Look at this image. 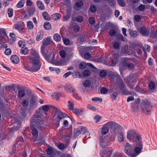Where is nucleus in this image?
<instances>
[{
    "label": "nucleus",
    "mask_w": 157,
    "mask_h": 157,
    "mask_svg": "<svg viewBox=\"0 0 157 157\" xmlns=\"http://www.w3.org/2000/svg\"><path fill=\"white\" fill-rule=\"evenodd\" d=\"M30 63L25 66V69L30 71H36L40 68L39 56L38 53L34 49L31 50V55L29 56Z\"/></svg>",
    "instance_id": "obj_1"
},
{
    "label": "nucleus",
    "mask_w": 157,
    "mask_h": 157,
    "mask_svg": "<svg viewBox=\"0 0 157 157\" xmlns=\"http://www.w3.org/2000/svg\"><path fill=\"white\" fill-rule=\"evenodd\" d=\"M32 121L33 123H34L33 125L34 126V127H32V133L34 136L36 137L38 136V132L35 127L36 126L38 128H41L44 122L42 120L41 116L37 113L34 115L33 117Z\"/></svg>",
    "instance_id": "obj_2"
},
{
    "label": "nucleus",
    "mask_w": 157,
    "mask_h": 157,
    "mask_svg": "<svg viewBox=\"0 0 157 157\" xmlns=\"http://www.w3.org/2000/svg\"><path fill=\"white\" fill-rule=\"evenodd\" d=\"M140 108L142 112L144 113L147 115H149L151 114L152 106L148 100L147 99L144 100L141 105Z\"/></svg>",
    "instance_id": "obj_3"
},
{
    "label": "nucleus",
    "mask_w": 157,
    "mask_h": 157,
    "mask_svg": "<svg viewBox=\"0 0 157 157\" xmlns=\"http://www.w3.org/2000/svg\"><path fill=\"white\" fill-rule=\"evenodd\" d=\"M125 86L124 84L123 80L120 78H119L117 80V87L115 89L117 91L118 89L120 88L121 90H122V94L124 95H132L133 93L132 91H128V90L124 89L125 87Z\"/></svg>",
    "instance_id": "obj_4"
},
{
    "label": "nucleus",
    "mask_w": 157,
    "mask_h": 157,
    "mask_svg": "<svg viewBox=\"0 0 157 157\" xmlns=\"http://www.w3.org/2000/svg\"><path fill=\"white\" fill-rule=\"evenodd\" d=\"M128 59V58L126 57L120 58L121 63L120 64V69H124V68H126L130 70L133 68L134 65L133 64L127 62Z\"/></svg>",
    "instance_id": "obj_5"
},
{
    "label": "nucleus",
    "mask_w": 157,
    "mask_h": 157,
    "mask_svg": "<svg viewBox=\"0 0 157 157\" xmlns=\"http://www.w3.org/2000/svg\"><path fill=\"white\" fill-rule=\"evenodd\" d=\"M110 132L113 136H115L118 132L121 130V127L117 123L111 121Z\"/></svg>",
    "instance_id": "obj_6"
},
{
    "label": "nucleus",
    "mask_w": 157,
    "mask_h": 157,
    "mask_svg": "<svg viewBox=\"0 0 157 157\" xmlns=\"http://www.w3.org/2000/svg\"><path fill=\"white\" fill-rule=\"evenodd\" d=\"M133 147L132 145L128 142H126L124 146V152L129 157H132Z\"/></svg>",
    "instance_id": "obj_7"
},
{
    "label": "nucleus",
    "mask_w": 157,
    "mask_h": 157,
    "mask_svg": "<svg viewBox=\"0 0 157 157\" xmlns=\"http://www.w3.org/2000/svg\"><path fill=\"white\" fill-rule=\"evenodd\" d=\"M52 41L50 38L47 37L44 39L43 41V45L41 47V52L44 56H45L46 53L44 51V49L47 46L49 45Z\"/></svg>",
    "instance_id": "obj_8"
},
{
    "label": "nucleus",
    "mask_w": 157,
    "mask_h": 157,
    "mask_svg": "<svg viewBox=\"0 0 157 157\" xmlns=\"http://www.w3.org/2000/svg\"><path fill=\"white\" fill-rule=\"evenodd\" d=\"M44 56L46 59L51 63L56 65H60V63L59 62L55 61L54 59L55 55L53 53H52L49 56H47L46 54V56Z\"/></svg>",
    "instance_id": "obj_9"
},
{
    "label": "nucleus",
    "mask_w": 157,
    "mask_h": 157,
    "mask_svg": "<svg viewBox=\"0 0 157 157\" xmlns=\"http://www.w3.org/2000/svg\"><path fill=\"white\" fill-rule=\"evenodd\" d=\"M52 109L55 110L56 114L57 116V118L58 120H60L66 117L67 115L66 114L63 113L56 107H53Z\"/></svg>",
    "instance_id": "obj_10"
},
{
    "label": "nucleus",
    "mask_w": 157,
    "mask_h": 157,
    "mask_svg": "<svg viewBox=\"0 0 157 157\" xmlns=\"http://www.w3.org/2000/svg\"><path fill=\"white\" fill-rule=\"evenodd\" d=\"M110 128H111V121L106 123L103 126L101 130L102 134H107L109 132Z\"/></svg>",
    "instance_id": "obj_11"
},
{
    "label": "nucleus",
    "mask_w": 157,
    "mask_h": 157,
    "mask_svg": "<svg viewBox=\"0 0 157 157\" xmlns=\"http://www.w3.org/2000/svg\"><path fill=\"white\" fill-rule=\"evenodd\" d=\"M142 138L139 134L136 133L132 140L136 143V145L143 147Z\"/></svg>",
    "instance_id": "obj_12"
},
{
    "label": "nucleus",
    "mask_w": 157,
    "mask_h": 157,
    "mask_svg": "<svg viewBox=\"0 0 157 157\" xmlns=\"http://www.w3.org/2000/svg\"><path fill=\"white\" fill-rule=\"evenodd\" d=\"M112 151L108 149L103 148L101 153L102 157H111Z\"/></svg>",
    "instance_id": "obj_13"
},
{
    "label": "nucleus",
    "mask_w": 157,
    "mask_h": 157,
    "mask_svg": "<svg viewBox=\"0 0 157 157\" xmlns=\"http://www.w3.org/2000/svg\"><path fill=\"white\" fill-rule=\"evenodd\" d=\"M137 133L134 130H129L127 133V138L129 140H133Z\"/></svg>",
    "instance_id": "obj_14"
},
{
    "label": "nucleus",
    "mask_w": 157,
    "mask_h": 157,
    "mask_svg": "<svg viewBox=\"0 0 157 157\" xmlns=\"http://www.w3.org/2000/svg\"><path fill=\"white\" fill-rule=\"evenodd\" d=\"M142 149V147H140L138 146H136L134 149V151L133 152L132 157H136L139 155Z\"/></svg>",
    "instance_id": "obj_15"
},
{
    "label": "nucleus",
    "mask_w": 157,
    "mask_h": 157,
    "mask_svg": "<svg viewBox=\"0 0 157 157\" xmlns=\"http://www.w3.org/2000/svg\"><path fill=\"white\" fill-rule=\"evenodd\" d=\"M120 56L119 53L118 52H116L113 53V58L111 62L113 65L119 62V57Z\"/></svg>",
    "instance_id": "obj_16"
},
{
    "label": "nucleus",
    "mask_w": 157,
    "mask_h": 157,
    "mask_svg": "<svg viewBox=\"0 0 157 157\" xmlns=\"http://www.w3.org/2000/svg\"><path fill=\"white\" fill-rule=\"evenodd\" d=\"M20 120L16 121L14 123L13 127L12 128V130H17L21 126V123Z\"/></svg>",
    "instance_id": "obj_17"
},
{
    "label": "nucleus",
    "mask_w": 157,
    "mask_h": 157,
    "mask_svg": "<svg viewBox=\"0 0 157 157\" xmlns=\"http://www.w3.org/2000/svg\"><path fill=\"white\" fill-rule=\"evenodd\" d=\"M6 34L4 29H0V44L4 42L5 39L4 37Z\"/></svg>",
    "instance_id": "obj_18"
},
{
    "label": "nucleus",
    "mask_w": 157,
    "mask_h": 157,
    "mask_svg": "<svg viewBox=\"0 0 157 157\" xmlns=\"http://www.w3.org/2000/svg\"><path fill=\"white\" fill-rule=\"evenodd\" d=\"M129 47L128 45H125L122 46L121 48V52L124 54H127L129 53Z\"/></svg>",
    "instance_id": "obj_19"
},
{
    "label": "nucleus",
    "mask_w": 157,
    "mask_h": 157,
    "mask_svg": "<svg viewBox=\"0 0 157 157\" xmlns=\"http://www.w3.org/2000/svg\"><path fill=\"white\" fill-rule=\"evenodd\" d=\"M24 23L22 22L18 24H15L14 27L15 29L20 31V30H22L24 29Z\"/></svg>",
    "instance_id": "obj_20"
},
{
    "label": "nucleus",
    "mask_w": 157,
    "mask_h": 157,
    "mask_svg": "<svg viewBox=\"0 0 157 157\" xmlns=\"http://www.w3.org/2000/svg\"><path fill=\"white\" fill-rule=\"evenodd\" d=\"M25 89L24 88H23L18 90V97L19 98H21L25 96Z\"/></svg>",
    "instance_id": "obj_21"
},
{
    "label": "nucleus",
    "mask_w": 157,
    "mask_h": 157,
    "mask_svg": "<svg viewBox=\"0 0 157 157\" xmlns=\"http://www.w3.org/2000/svg\"><path fill=\"white\" fill-rule=\"evenodd\" d=\"M64 88L66 90L70 93H74L75 91V89L73 88L72 86L70 85H66L64 86Z\"/></svg>",
    "instance_id": "obj_22"
},
{
    "label": "nucleus",
    "mask_w": 157,
    "mask_h": 157,
    "mask_svg": "<svg viewBox=\"0 0 157 157\" xmlns=\"http://www.w3.org/2000/svg\"><path fill=\"white\" fill-rule=\"evenodd\" d=\"M109 140L107 138H104L101 137L100 138V143L102 145H105L107 143L109 142Z\"/></svg>",
    "instance_id": "obj_23"
},
{
    "label": "nucleus",
    "mask_w": 157,
    "mask_h": 157,
    "mask_svg": "<svg viewBox=\"0 0 157 157\" xmlns=\"http://www.w3.org/2000/svg\"><path fill=\"white\" fill-rule=\"evenodd\" d=\"M53 106H52L50 105H46L42 106L41 108L44 112H47L48 110L50 109L51 108L52 109V107Z\"/></svg>",
    "instance_id": "obj_24"
},
{
    "label": "nucleus",
    "mask_w": 157,
    "mask_h": 157,
    "mask_svg": "<svg viewBox=\"0 0 157 157\" xmlns=\"http://www.w3.org/2000/svg\"><path fill=\"white\" fill-rule=\"evenodd\" d=\"M10 60L13 63L17 64L19 62V59L16 55H13L11 56Z\"/></svg>",
    "instance_id": "obj_25"
},
{
    "label": "nucleus",
    "mask_w": 157,
    "mask_h": 157,
    "mask_svg": "<svg viewBox=\"0 0 157 157\" xmlns=\"http://www.w3.org/2000/svg\"><path fill=\"white\" fill-rule=\"evenodd\" d=\"M68 49L65 48L64 50L60 51L59 52L60 56L62 58H65L66 56V54L68 51Z\"/></svg>",
    "instance_id": "obj_26"
},
{
    "label": "nucleus",
    "mask_w": 157,
    "mask_h": 157,
    "mask_svg": "<svg viewBox=\"0 0 157 157\" xmlns=\"http://www.w3.org/2000/svg\"><path fill=\"white\" fill-rule=\"evenodd\" d=\"M36 4L39 9L40 10H43L45 9L44 6L41 1L39 0L37 1Z\"/></svg>",
    "instance_id": "obj_27"
},
{
    "label": "nucleus",
    "mask_w": 157,
    "mask_h": 157,
    "mask_svg": "<svg viewBox=\"0 0 157 157\" xmlns=\"http://www.w3.org/2000/svg\"><path fill=\"white\" fill-rule=\"evenodd\" d=\"M124 133L121 131L119 132L118 133V139L120 142H122L124 140Z\"/></svg>",
    "instance_id": "obj_28"
},
{
    "label": "nucleus",
    "mask_w": 157,
    "mask_h": 157,
    "mask_svg": "<svg viewBox=\"0 0 157 157\" xmlns=\"http://www.w3.org/2000/svg\"><path fill=\"white\" fill-rule=\"evenodd\" d=\"M17 37L14 33H10V44H13L16 40Z\"/></svg>",
    "instance_id": "obj_29"
},
{
    "label": "nucleus",
    "mask_w": 157,
    "mask_h": 157,
    "mask_svg": "<svg viewBox=\"0 0 157 157\" xmlns=\"http://www.w3.org/2000/svg\"><path fill=\"white\" fill-rule=\"evenodd\" d=\"M28 110L27 109H22L20 112L21 116L25 118L27 115Z\"/></svg>",
    "instance_id": "obj_30"
},
{
    "label": "nucleus",
    "mask_w": 157,
    "mask_h": 157,
    "mask_svg": "<svg viewBox=\"0 0 157 157\" xmlns=\"http://www.w3.org/2000/svg\"><path fill=\"white\" fill-rule=\"evenodd\" d=\"M140 32L144 36H147L149 33L147 29L144 27H141L140 28Z\"/></svg>",
    "instance_id": "obj_31"
},
{
    "label": "nucleus",
    "mask_w": 157,
    "mask_h": 157,
    "mask_svg": "<svg viewBox=\"0 0 157 157\" xmlns=\"http://www.w3.org/2000/svg\"><path fill=\"white\" fill-rule=\"evenodd\" d=\"M130 36L134 38L137 36V32L135 31H133L131 29L129 30Z\"/></svg>",
    "instance_id": "obj_32"
},
{
    "label": "nucleus",
    "mask_w": 157,
    "mask_h": 157,
    "mask_svg": "<svg viewBox=\"0 0 157 157\" xmlns=\"http://www.w3.org/2000/svg\"><path fill=\"white\" fill-rule=\"evenodd\" d=\"M91 84V82L89 80L85 81L82 83L83 86L85 87H89Z\"/></svg>",
    "instance_id": "obj_33"
},
{
    "label": "nucleus",
    "mask_w": 157,
    "mask_h": 157,
    "mask_svg": "<svg viewBox=\"0 0 157 157\" xmlns=\"http://www.w3.org/2000/svg\"><path fill=\"white\" fill-rule=\"evenodd\" d=\"M44 36V33L42 31H40L39 33L36 36V40L38 41H39L42 39Z\"/></svg>",
    "instance_id": "obj_34"
},
{
    "label": "nucleus",
    "mask_w": 157,
    "mask_h": 157,
    "mask_svg": "<svg viewBox=\"0 0 157 157\" xmlns=\"http://www.w3.org/2000/svg\"><path fill=\"white\" fill-rule=\"evenodd\" d=\"M30 106L31 107H34L36 106V101L35 99L33 98H32L30 100Z\"/></svg>",
    "instance_id": "obj_35"
},
{
    "label": "nucleus",
    "mask_w": 157,
    "mask_h": 157,
    "mask_svg": "<svg viewBox=\"0 0 157 157\" xmlns=\"http://www.w3.org/2000/svg\"><path fill=\"white\" fill-rule=\"evenodd\" d=\"M44 27L45 29L47 30H49L52 28L50 24L48 22H46L45 23Z\"/></svg>",
    "instance_id": "obj_36"
},
{
    "label": "nucleus",
    "mask_w": 157,
    "mask_h": 157,
    "mask_svg": "<svg viewBox=\"0 0 157 157\" xmlns=\"http://www.w3.org/2000/svg\"><path fill=\"white\" fill-rule=\"evenodd\" d=\"M25 3V0L20 1L17 5V7L19 8H21L23 7Z\"/></svg>",
    "instance_id": "obj_37"
},
{
    "label": "nucleus",
    "mask_w": 157,
    "mask_h": 157,
    "mask_svg": "<svg viewBox=\"0 0 157 157\" xmlns=\"http://www.w3.org/2000/svg\"><path fill=\"white\" fill-rule=\"evenodd\" d=\"M43 16L45 20L49 21L50 19L49 15L46 12H44L43 13Z\"/></svg>",
    "instance_id": "obj_38"
},
{
    "label": "nucleus",
    "mask_w": 157,
    "mask_h": 157,
    "mask_svg": "<svg viewBox=\"0 0 157 157\" xmlns=\"http://www.w3.org/2000/svg\"><path fill=\"white\" fill-rule=\"evenodd\" d=\"M117 37L121 41L124 42L127 41V39L124 37L121 34L117 36Z\"/></svg>",
    "instance_id": "obj_39"
},
{
    "label": "nucleus",
    "mask_w": 157,
    "mask_h": 157,
    "mask_svg": "<svg viewBox=\"0 0 157 157\" xmlns=\"http://www.w3.org/2000/svg\"><path fill=\"white\" fill-rule=\"evenodd\" d=\"M53 19L56 21L59 19L61 17V15L59 13H56L53 14Z\"/></svg>",
    "instance_id": "obj_40"
},
{
    "label": "nucleus",
    "mask_w": 157,
    "mask_h": 157,
    "mask_svg": "<svg viewBox=\"0 0 157 157\" xmlns=\"http://www.w3.org/2000/svg\"><path fill=\"white\" fill-rule=\"evenodd\" d=\"M138 109V104L136 103L132 107V111L134 112H137Z\"/></svg>",
    "instance_id": "obj_41"
},
{
    "label": "nucleus",
    "mask_w": 157,
    "mask_h": 157,
    "mask_svg": "<svg viewBox=\"0 0 157 157\" xmlns=\"http://www.w3.org/2000/svg\"><path fill=\"white\" fill-rule=\"evenodd\" d=\"M107 75V73L105 70H101L99 72V75L101 77H105Z\"/></svg>",
    "instance_id": "obj_42"
},
{
    "label": "nucleus",
    "mask_w": 157,
    "mask_h": 157,
    "mask_svg": "<svg viewBox=\"0 0 157 157\" xmlns=\"http://www.w3.org/2000/svg\"><path fill=\"white\" fill-rule=\"evenodd\" d=\"M27 26L29 29L32 30L33 28V25L31 21H28L27 23Z\"/></svg>",
    "instance_id": "obj_43"
},
{
    "label": "nucleus",
    "mask_w": 157,
    "mask_h": 157,
    "mask_svg": "<svg viewBox=\"0 0 157 157\" xmlns=\"http://www.w3.org/2000/svg\"><path fill=\"white\" fill-rule=\"evenodd\" d=\"M29 50L27 47L24 48L23 47L21 49V53L24 55H26L28 52Z\"/></svg>",
    "instance_id": "obj_44"
},
{
    "label": "nucleus",
    "mask_w": 157,
    "mask_h": 157,
    "mask_svg": "<svg viewBox=\"0 0 157 157\" xmlns=\"http://www.w3.org/2000/svg\"><path fill=\"white\" fill-rule=\"evenodd\" d=\"M54 39L56 41H59L61 40V37L58 34H56L53 36Z\"/></svg>",
    "instance_id": "obj_45"
},
{
    "label": "nucleus",
    "mask_w": 157,
    "mask_h": 157,
    "mask_svg": "<svg viewBox=\"0 0 157 157\" xmlns=\"http://www.w3.org/2000/svg\"><path fill=\"white\" fill-rule=\"evenodd\" d=\"M49 69L51 71H55L57 74H59L60 71L59 69L58 68L50 67H49Z\"/></svg>",
    "instance_id": "obj_46"
},
{
    "label": "nucleus",
    "mask_w": 157,
    "mask_h": 157,
    "mask_svg": "<svg viewBox=\"0 0 157 157\" xmlns=\"http://www.w3.org/2000/svg\"><path fill=\"white\" fill-rule=\"evenodd\" d=\"M18 88V86L14 84H12L10 86V89L15 92H17Z\"/></svg>",
    "instance_id": "obj_47"
},
{
    "label": "nucleus",
    "mask_w": 157,
    "mask_h": 157,
    "mask_svg": "<svg viewBox=\"0 0 157 157\" xmlns=\"http://www.w3.org/2000/svg\"><path fill=\"white\" fill-rule=\"evenodd\" d=\"M73 112L77 115H81L83 111L82 110H80L75 109L73 110Z\"/></svg>",
    "instance_id": "obj_48"
},
{
    "label": "nucleus",
    "mask_w": 157,
    "mask_h": 157,
    "mask_svg": "<svg viewBox=\"0 0 157 157\" xmlns=\"http://www.w3.org/2000/svg\"><path fill=\"white\" fill-rule=\"evenodd\" d=\"M86 64L84 62H82L79 64V67L80 69H83L86 67Z\"/></svg>",
    "instance_id": "obj_49"
},
{
    "label": "nucleus",
    "mask_w": 157,
    "mask_h": 157,
    "mask_svg": "<svg viewBox=\"0 0 157 157\" xmlns=\"http://www.w3.org/2000/svg\"><path fill=\"white\" fill-rule=\"evenodd\" d=\"M68 102V108L70 110H73L74 104L73 102H71L70 101H69Z\"/></svg>",
    "instance_id": "obj_50"
},
{
    "label": "nucleus",
    "mask_w": 157,
    "mask_h": 157,
    "mask_svg": "<svg viewBox=\"0 0 157 157\" xmlns=\"http://www.w3.org/2000/svg\"><path fill=\"white\" fill-rule=\"evenodd\" d=\"M79 131L80 132V133L82 134H84L85 133H86L87 130L86 128V127H82L79 130Z\"/></svg>",
    "instance_id": "obj_51"
},
{
    "label": "nucleus",
    "mask_w": 157,
    "mask_h": 157,
    "mask_svg": "<svg viewBox=\"0 0 157 157\" xmlns=\"http://www.w3.org/2000/svg\"><path fill=\"white\" fill-rule=\"evenodd\" d=\"M29 103L28 100H24L22 101L21 104L24 107H26L28 105Z\"/></svg>",
    "instance_id": "obj_52"
},
{
    "label": "nucleus",
    "mask_w": 157,
    "mask_h": 157,
    "mask_svg": "<svg viewBox=\"0 0 157 157\" xmlns=\"http://www.w3.org/2000/svg\"><path fill=\"white\" fill-rule=\"evenodd\" d=\"M144 51L145 53L146 52H149L150 50V48L148 45H145L144 48Z\"/></svg>",
    "instance_id": "obj_53"
},
{
    "label": "nucleus",
    "mask_w": 157,
    "mask_h": 157,
    "mask_svg": "<svg viewBox=\"0 0 157 157\" xmlns=\"http://www.w3.org/2000/svg\"><path fill=\"white\" fill-rule=\"evenodd\" d=\"M83 5L82 1L80 0L77 2L75 4V6L77 8L81 7Z\"/></svg>",
    "instance_id": "obj_54"
},
{
    "label": "nucleus",
    "mask_w": 157,
    "mask_h": 157,
    "mask_svg": "<svg viewBox=\"0 0 157 157\" xmlns=\"http://www.w3.org/2000/svg\"><path fill=\"white\" fill-rule=\"evenodd\" d=\"M35 12V9L34 8H32L30 9L29 11L28 12L30 16L33 15Z\"/></svg>",
    "instance_id": "obj_55"
},
{
    "label": "nucleus",
    "mask_w": 157,
    "mask_h": 157,
    "mask_svg": "<svg viewBox=\"0 0 157 157\" xmlns=\"http://www.w3.org/2000/svg\"><path fill=\"white\" fill-rule=\"evenodd\" d=\"M120 44L118 42H114L113 46L115 49H118L120 48Z\"/></svg>",
    "instance_id": "obj_56"
},
{
    "label": "nucleus",
    "mask_w": 157,
    "mask_h": 157,
    "mask_svg": "<svg viewBox=\"0 0 157 157\" xmlns=\"http://www.w3.org/2000/svg\"><path fill=\"white\" fill-rule=\"evenodd\" d=\"M149 88L151 90H153L155 88V84L153 82H151L149 83Z\"/></svg>",
    "instance_id": "obj_57"
},
{
    "label": "nucleus",
    "mask_w": 157,
    "mask_h": 157,
    "mask_svg": "<svg viewBox=\"0 0 157 157\" xmlns=\"http://www.w3.org/2000/svg\"><path fill=\"white\" fill-rule=\"evenodd\" d=\"M90 73L89 71L88 70H85L83 73V75L85 77H88L90 75Z\"/></svg>",
    "instance_id": "obj_58"
},
{
    "label": "nucleus",
    "mask_w": 157,
    "mask_h": 157,
    "mask_svg": "<svg viewBox=\"0 0 157 157\" xmlns=\"http://www.w3.org/2000/svg\"><path fill=\"white\" fill-rule=\"evenodd\" d=\"M80 134H81V133L79 130H74V135L75 138L78 136Z\"/></svg>",
    "instance_id": "obj_59"
},
{
    "label": "nucleus",
    "mask_w": 157,
    "mask_h": 157,
    "mask_svg": "<svg viewBox=\"0 0 157 157\" xmlns=\"http://www.w3.org/2000/svg\"><path fill=\"white\" fill-rule=\"evenodd\" d=\"M117 92H114L111 94V98H112V99L114 100H115L116 99V98L117 96Z\"/></svg>",
    "instance_id": "obj_60"
},
{
    "label": "nucleus",
    "mask_w": 157,
    "mask_h": 157,
    "mask_svg": "<svg viewBox=\"0 0 157 157\" xmlns=\"http://www.w3.org/2000/svg\"><path fill=\"white\" fill-rule=\"evenodd\" d=\"M90 10L92 12H95L96 11L97 8L95 6L92 5L90 7Z\"/></svg>",
    "instance_id": "obj_61"
},
{
    "label": "nucleus",
    "mask_w": 157,
    "mask_h": 157,
    "mask_svg": "<svg viewBox=\"0 0 157 157\" xmlns=\"http://www.w3.org/2000/svg\"><path fill=\"white\" fill-rule=\"evenodd\" d=\"M52 96L55 99H58L59 97L60 94L58 93H53Z\"/></svg>",
    "instance_id": "obj_62"
},
{
    "label": "nucleus",
    "mask_w": 157,
    "mask_h": 157,
    "mask_svg": "<svg viewBox=\"0 0 157 157\" xmlns=\"http://www.w3.org/2000/svg\"><path fill=\"white\" fill-rule=\"evenodd\" d=\"M119 5L121 6H124L125 3L123 0H117Z\"/></svg>",
    "instance_id": "obj_63"
},
{
    "label": "nucleus",
    "mask_w": 157,
    "mask_h": 157,
    "mask_svg": "<svg viewBox=\"0 0 157 157\" xmlns=\"http://www.w3.org/2000/svg\"><path fill=\"white\" fill-rule=\"evenodd\" d=\"M83 17L82 16H79L75 18V21H77L81 22L83 21Z\"/></svg>",
    "instance_id": "obj_64"
}]
</instances>
